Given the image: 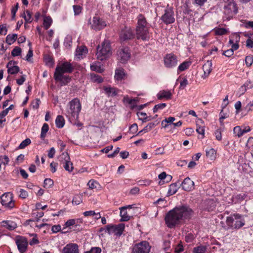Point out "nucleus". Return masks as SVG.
Masks as SVG:
<instances>
[{"mask_svg": "<svg viewBox=\"0 0 253 253\" xmlns=\"http://www.w3.org/2000/svg\"><path fill=\"white\" fill-rule=\"evenodd\" d=\"M192 213V210L188 206L176 207L166 214L165 218L166 224L169 228H174L181 221L190 218Z\"/></svg>", "mask_w": 253, "mask_h": 253, "instance_id": "obj_1", "label": "nucleus"}, {"mask_svg": "<svg viewBox=\"0 0 253 253\" xmlns=\"http://www.w3.org/2000/svg\"><path fill=\"white\" fill-rule=\"evenodd\" d=\"M136 34L138 39L143 41L148 40L150 38L149 26L145 17L139 14L137 17V24L136 27Z\"/></svg>", "mask_w": 253, "mask_h": 253, "instance_id": "obj_2", "label": "nucleus"}, {"mask_svg": "<svg viewBox=\"0 0 253 253\" xmlns=\"http://www.w3.org/2000/svg\"><path fill=\"white\" fill-rule=\"evenodd\" d=\"M82 106L78 98H74L69 102V108L67 112V117L70 121L78 120Z\"/></svg>", "mask_w": 253, "mask_h": 253, "instance_id": "obj_3", "label": "nucleus"}, {"mask_svg": "<svg viewBox=\"0 0 253 253\" xmlns=\"http://www.w3.org/2000/svg\"><path fill=\"white\" fill-rule=\"evenodd\" d=\"M226 222L229 227L233 229H239L245 225L243 217L239 214H234L228 216Z\"/></svg>", "mask_w": 253, "mask_h": 253, "instance_id": "obj_4", "label": "nucleus"}, {"mask_svg": "<svg viewBox=\"0 0 253 253\" xmlns=\"http://www.w3.org/2000/svg\"><path fill=\"white\" fill-rule=\"evenodd\" d=\"M110 43L107 41H104L101 46H98L96 56L98 59L103 60L108 57L111 54Z\"/></svg>", "mask_w": 253, "mask_h": 253, "instance_id": "obj_5", "label": "nucleus"}, {"mask_svg": "<svg viewBox=\"0 0 253 253\" xmlns=\"http://www.w3.org/2000/svg\"><path fill=\"white\" fill-rule=\"evenodd\" d=\"M237 12V4L234 1H229L224 6V13L227 20H230Z\"/></svg>", "mask_w": 253, "mask_h": 253, "instance_id": "obj_6", "label": "nucleus"}, {"mask_svg": "<svg viewBox=\"0 0 253 253\" xmlns=\"http://www.w3.org/2000/svg\"><path fill=\"white\" fill-rule=\"evenodd\" d=\"M162 21L166 24H171L174 22V13L173 8L168 5L164 10V13L161 17Z\"/></svg>", "mask_w": 253, "mask_h": 253, "instance_id": "obj_7", "label": "nucleus"}, {"mask_svg": "<svg viewBox=\"0 0 253 253\" xmlns=\"http://www.w3.org/2000/svg\"><path fill=\"white\" fill-rule=\"evenodd\" d=\"M151 246L146 241L135 244L132 249V253H149Z\"/></svg>", "mask_w": 253, "mask_h": 253, "instance_id": "obj_8", "label": "nucleus"}, {"mask_svg": "<svg viewBox=\"0 0 253 253\" xmlns=\"http://www.w3.org/2000/svg\"><path fill=\"white\" fill-rule=\"evenodd\" d=\"M74 69L72 65L68 62H64L57 65L54 74L60 75L65 73H71Z\"/></svg>", "mask_w": 253, "mask_h": 253, "instance_id": "obj_9", "label": "nucleus"}, {"mask_svg": "<svg viewBox=\"0 0 253 253\" xmlns=\"http://www.w3.org/2000/svg\"><path fill=\"white\" fill-rule=\"evenodd\" d=\"M117 59L122 63H126L130 57V52L128 47L120 48L117 51Z\"/></svg>", "mask_w": 253, "mask_h": 253, "instance_id": "obj_10", "label": "nucleus"}, {"mask_svg": "<svg viewBox=\"0 0 253 253\" xmlns=\"http://www.w3.org/2000/svg\"><path fill=\"white\" fill-rule=\"evenodd\" d=\"M88 23L90 28L95 31L100 30L106 26L105 22L98 16H94L92 19H89Z\"/></svg>", "mask_w": 253, "mask_h": 253, "instance_id": "obj_11", "label": "nucleus"}, {"mask_svg": "<svg viewBox=\"0 0 253 253\" xmlns=\"http://www.w3.org/2000/svg\"><path fill=\"white\" fill-rule=\"evenodd\" d=\"M125 224L120 223L118 225H108L106 226V230L109 234H114L117 236H120L125 229Z\"/></svg>", "mask_w": 253, "mask_h": 253, "instance_id": "obj_12", "label": "nucleus"}, {"mask_svg": "<svg viewBox=\"0 0 253 253\" xmlns=\"http://www.w3.org/2000/svg\"><path fill=\"white\" fill-rule=\"evenodd\" d=\"M15 243L20 253H23L27 251L28 243L26 238L20 236H17L15 238Z\"/></svg>", "mask_w": 253, "mask_h": 253, "instance_id": "obj_13", "label": "nucleus"}, {"mask_svg": "<svg viewBox=\"0 0 253 253\" xmlns=\"http://www.w3.org/2000/svg\"><path fill=\"white\" fill-rule=\"evenodd\" d=\"M164 64L166 67L169 68L176 66L177 64L176 56L171 53L167 54L164 58Z\"/></svg>", "mask_w": 253, "mask_h": 253, "instance_id": "obj_14", "label": "nucleus"}, {"mask_svg": "<svg viewBox=\"0 0 253 253\" xmlns=\"http://www.w3.org/2000/svg\"><path fill=\"white\" fill-rule=\"evenodd\" d=\"M134 36L132 29L126 27L123 29L120 34V38L122 41L131 40L134 38Z\"/></svg>", "mask_w": 253, "mask_h": 253, "instance_id": "obj_15", "label": "nucleus"}, {"mask_svg": "<svg viewBox=\"0 0 253 253\" xmlns=\"http://www.w3.org/2000/svg\"><path fill=\"white\" fill-rule=\"evenodd\" d=\"M1 200L3 206H5L9 208H12L14 207L12 195L9 193L3 194L1 196Z\"/></svg>", "mask_w": 253, "mask_h": 253, "instance_id": "obj_16", "label": "nucleus"}, {"mask_svg": "<svg viewBox=\"0 0 253 253\" xmlns=\"http://www.w3.org/2000/svg\"><path fill=\"white\" fill-rule=\"evenodd\" d=\"M180 185L183 190L186 191H190L194 188V182L188 177L185 178Z\"/></svg>", "mask_w": 253, "mask_h": 253, "instance_id": "obj_17", "label": "nucleus"}, {"mask_svg": "<svg viewBox=\"0 0 253 253\" xmlns=\"http://www.w3.org/2000/svg\"><path fill=\"white\" fill-rule=\"evenodd\" d=\"M79 246L74 243H70L66 245L63 249V253H79Z\"/></svg>", "mask_w": 253, "mask_h": 253, "instance_id": "obj_18", "label": "nucleus"}, {"mask_svg": "<svg viewBox=\"0 0 253 253\" xmlns=\"http://www.w3.org/2000/svg\"><path fill=\"white\" fill-rule=\"evenodd\" d=\"M172 93L169 90H162L160 91L157 95V98L159 100L165 99L166 100H169L171 99Z\"/></svg>", "mask_w": 253, "mask_h": 253, "instance_id": "obj_19", "label": "nucleus"}, {"mask_svg": "<svg viewBox=\"0 0 253 253\" xmlns=\"http://www.w3.org/2000/svg\"><path fill=\"white\" fill-rule=\"evenodd\" d=\"M103 90H104L105 93L109 97L115 96L119 92L118 89L115 87H111V86H104Z\"/></svg>", "mask_w": 253, "mask_h": 253, "instance_id": "obj_20", "label": "nucleus"}, {"mask_svg": "<svg viewBox=\"0 0 253 253\" xmlns=\"http://www.w3.org/2000/svg\"><path fill=\"white\" fill-rule=\"evenodd\" d=\"M0 226L9 230H13L17 227L15 222L10 220H3L0 222Z\"/></svg>", "mask_w": 253, "mask_h": 253, "instance_id": "obj_21", "label": "nucleus"}, {"mask_svg": "<svg viewBox=\"0 0 253 253\" xmlns=\"http://www.w3.org/2000/svg\"><path fill=\"white\" fill-rule=\"evenodd\" d=\"M87 52V49L84 46H81L78 47L76 50L75 53V56L78 59H81L83 58V56H84Z\"/></svg>", "mask_w": 253, "mask_h": 253, "instance_id": "obj_22", "label": "nucleus"}, {"mask_svg": "<svg viewBox=\"0 0 253 253\" xmlns=\"http://www.w3.org/2000/svg\"><path fill=\"white\" fill-rule=\"evenodd\" d=\"M54 78L56 81L60 82L64 85L68 83L71 80L69 76L64 75V74H61L60 76L57 74H54Z\"/></svg>", "mask_w": 253, "mask_h": 253, "instance_id": "obj_23", "label": "nucleus"}, {"mask_svg": "<svg viewBox=\"0 0 253 253\" xmlns=\"http://www.w3.org/2000/svg\"><path fill=\"white\" fill-rule=\"evenodd\" d=\"M203 69L204 72L205 78L207 77L212 70V63L211 61L208 60L203 66Z\"/></svg>", "mask_w": 253, "mask_h": 253, "instance_id": "obj_24", "label": "nucleus"}, {"mask_svg": "<svg viewBox=\"0 0 253 253\" xmlns=\"http://www.w3.org/2000/svg\"><path fill=\"white\" fill-rule=\"evenodd\" d=\"M126 209L127 207H121L120 208L121 221H126L130 219V216L127 214Z\"/></svg>", "mask_w": 253, "mask_h": 253, "instance_id": "obj_25", "label": "nucleus"}, {"mask_svg": "<svg viewBox=\"0 0 253 253\" xmlns=\"http://www.w3.org/2000/svg\"><path fill=\"white\" fill-rule=\"evenodd\" d=\"M6 67L7 68V71L9 74H14L18 73L19 71V68L17 66L13 65L11 62H9L7 64Z\"/></svg>", "mask_w": 253, "mask_h": 253, "instance_id": "obj_26", "label": "nucleus"}, {"mask_svg": "<svg viewBox=\"0 0 253 253\" xmlns=\"http://www.w3.org/2000/svg\"><path fill=\"white\" fill-rule=\"evenodd\" d=\"M126 74L123 69L119 68L115 71V78L118 81H121L124 79Z\"/></svg>", "mask_w": 253, "mask_h": 253, "instance_id": "obj_27", "label": "nucleus"}, {"mask_svg": "<svg viewBox=\"0 0 253 253\" xmlns=\"http://www.w3.org/2000/svg\"><path fill=\"white\" fill-rule=\"evenodd\" d=\"M179 185L180 184H177V183L171 184L169 186V189L168 192L169 196H171L176 193L180 187Z\"/></svg>", "mask_w": 253, "mask_h": 253, "instance_id": "obj_28", "label": "nucleus"}, {"mask_svg": "<svg viewBox=\"0 0 253 253\" xmlns=\"http://www.w3.org/2000/svg\"><path fill=\"white\" fill-rule=\"evenodd\" d=\"M250 130V128L248 127V130H243L240 126H236L233 129L234 133L240 137L243 135L244 133H246Z\"/></svg>", "mask_w": 253, "mask_h": 253, "instance_id": "obj_29", "label": "nucleus"}, {"mask_svg": "<svg viewBox=\"0 0 253 253\" xmlns=\"http://www.w3.org/2000/svg\"><path fill=\"white\" fill-rule=\"evenodd\" d=\"M56 126L58 128H62L65 125V120L63 116L58 115L55 120Z\"/></svg>", "mask_w": 253, "mask_h": 253, "instance_id": "obj_30", "label": "nucleus"}, {"mask_svg": "<svg viewBox=\"0 0 253 253\" xmlns=\"http://www.w3.org/2000/svg\"><path fill=\"white\" fill-rule=\"evenodd\" d=\"M44 61L45 62L46 65H47V66L49 67H53L54 61L53 58L51 56L49 55H44Z\"/></svg>", "mask_w": 253, "mask_h": 253, "instance_id": "obj_31", "label": "nucleus"}, {"mask_svg": "<svg viewBox=\"0 0 253 253\" xmlns=\"http://www.w3.org/2000/svg\"><path fill=\"white\" fill-rule=\"evenodd\" d=\"M206 156L210 158V159L213 160L215 158L216 152L215 150L211 148H209L206 150Z\"/></svg>", "mask_w": 253, "mask_h": 253, "instance_id": "obj_32", "label": "nucleus"}, {"mask_svg": "<svg viewBox=\"0 0 253 253\" xmlns=\"http://www.w3.org/2000/svg\"><path fill=\"white\" fill-rule=\"evenodd\" d=\"M156 126V124L154 123H149L143 129L139 131L137 135H140L142 133H146L150 131L153 128Z\"/></svg>", "mask_w": 253, "mask_h": 253, "instance_id": "obj_33", "label": "nucleus"}, {"mask_svg": "<svg viewBox=\"0 0 253 253\" xmlns=\"http://www.w3.org/2000/svg\"><path fill=\"white\" fill-rule=\"evenodd\" d=\"M58 159L62 164L70 160V158L68 153L65 152L62 153V154L59 156Z\"/></svg>", "mask_w": 253, "mask_h": 253, "instance_id": "obj_34", "label": "nucleus"}, {"mask_svg": "<svg viewBox=\"0 0 253 253\" xmlns=\"http://www.w3.org/2000/svg\"><path fill=\"white\" fill-rule=\"evenodd\" d=\"M123 101L124 103H127L129 104L132 105V108H134L135 105L134 104L138 101V98L129 99L127 95L124 96Z\"/></svg>", "mask_w": 253, "mask_h": 253, "instance_id": "obj_35", "label": "nucleus"}, {"mask_svg": "<svg viewBox=\"0 0 253 253\" xmlns=\"http://www.w3.org/2000/svg\"><path fill=\"white\" fill-rule=\"evenodd\" d=\"M240 40V36L239 34L234 33L232 34L230 37L229 43H233V42L239 43Z\"/></svg>", "mask_w": 253, "mask_h": 253, "instance_id": "obj_36", "label": "nucleus"}, {"mask_svg": "<svg viewBox=\"0 0 253 253\" xmlns=\"http://www.w3.org/2000/svg\"><path fill=\"white\" fill-rule=\"evenodd\" d=\"M17 35L16 34L12 35H8L6 38V42L10 45L12 44L16 40Z\"/></svg>", "mask_w": 253, "mask_h": 253, "instance_id": "obj_37", "label": "nucleus"}, {"mask_svg": "<svg viewBox=\"0 0 253 253\" xmlns=\"http://www.w3.org/2000/svg\"><path fill=\"white\" fill-rule=\"evenodd\" d=\"M21 16L25 19V22L27 23H30L32 21L31 14L28 10L25 11L22 14Z\"/></svg>", "mask_w": 253, "mask_h": 253, "instance_id": "obj_38", "label": "nucleus"}, {"mask_svg": "<svg viewBox=\"0 0 253 253\" xmlns=\"http://www.w3.org/2000/svg\"><path fill=\"white\" fill-rule=\"evenodd\" d=\"M62 164L63 167L66 170L69 172H71L73 171L74 168L73 166V163L71 162L70 160Z\"/></svg>", "mask_w": 253, "mask_h": 253, "instance_id": "obj_39", "label": "nucleus"}, {"mask_svg": "<svg viewBox=\"0 0 253 253\" xmlns=\"http://www.w3.org/2000/svg\"><path fill=\"white\" fill-rule=\"evenodd\" d=\"M52 20L50 17L46 16L43 19V26L45 29H47L50 26L52 23Z\"/></svg>", "mask_w": 253, "mask_h": 253, "instance_id": "obj_40", "label": "nucleus"}, {"mask_svg": "<svg viewBox=\"0 0 253 253\" xmlns=\"http://www.w3.org/2000/svg\"><path fill=\"white\" fill-rule=\"evenodd\" d=\"M72 43V37L70 35H67L64 40V44L67 48H70Z\"/></svg>", "mask_w": 253, "mask_h": 253, "instance_id": "obj_41", "label": "nucleus"}, {"mask_svg": "<svg viewBox=\"0 0 253 253\" xmlns=\"http://www.w3.org/2000/svg\"><path fill=\"white\" fill-rule=\"evenodd\" d=\"M48 129V125L47 124L44 123L42 126L41 130V137L42 138H44L45 137Z\"/></svg>", "mask_w": 253, "mask_h": 253, "instance_id": "obj_42", "label": "nucleus"}, {"mask_svg": "<svg viewBox=\"0 0 253 253\" xmlns=\"http://www.w3.org/2000/svg\"><path fill=\"white\" fill-rule=\"evenodd\" d=\"M190 65V62L188 61H184L182 64H181L178 68V72H182L184 71L185 69L188 68V67Z\"/></svg>", "mask_w": 253, "mask_h": 253, "instance_id": "obj_43", "label": "nucleus"}, {"mask_svg": "<svg viewBox=\"0 0 253 253\" xmlns=\"http://www.w3.org/2000/svg\"><path fill=\"white\" fill-rule=\"evenodd\" d=\"M90 69L92 71H94L98 73H102L103 69L98 64L94 63L90 65Z\"/></svg>", "mask_w": 253, "mask_h": 253, "instance_id": "obj_44", "label": "nucleus"}, {"mask_svg": "<svg viewBox=\"0 0 253 253\" xmlns=\"http://www.w3.org/2000/svg\"><path fill=\"white\" fill-rule=\"evenodd\" d=\"M91 79L93 82L98 83H101L103 81V79L100 76L95 74H91Z\"/></svg>", "mask_w": 253, "mask_h": 253, "instance_id": "obj_45", "label": "nucleus"}, {"mask_svg": "<svg viewBox=\"0 0 253 253\" xmlns=\"http://www.w3.org/2000/svg\"><path fill=\"white\" fill-rule=\"evenodd\" d=\"M206 248L204 246H199L195 247L193 249L194 253H204L206 251Z\"/></svg>", "mask_w": 253, "mask_h": 253, "instance_id": "obj_46", "label": "nucleus"}, {"mask_svg": "<svg viewBox=\"0 0 253 253\" xmlns=\"http://www.w3.org/2000/svg\"><path fill=\"white\" fill-rule=\"evenodd\" d=\"M78 224V220H75V219H69L65 223V226L66 227H70L71 226L75 225L77 226Z\"/></svg>", "mask_w": 253, "mask_h": 253, "instance_id": "obj_47", "label": "nucleus"}, {"mask_svg": "<svg viewBox=\"0 0 253 253\" xmlns=\"http://www.w3.org/2000/svg\"><path fill=\"white\" fill-rule=\"evenodd\" d=\"M83 201L82 197L81 195H75L73 199V203L76 205H78L81 203Z\"/></svg>", "mask_w": 253, "mask_h": 253, "instance_id": "obj_48", "label": "nucleus"}, {"mask_svg": "<svg viewBox=\"0 0 253 253\" xmlns=\"http://www.w3.org/2000/svg\"><path fill=\"white\" fill-rule=\"evenodd\" d=\"M31 143V140L29 138H26L23 140L19 145V149H23L29 145Z\"/></svg>", "mask_w": 253, "mask_h": 253, "instance_id": "obj_49", "label": "nucleus"}, {"mask_svg": "<svg viewBox=\"0 0 253 253\" xmlns=\"http://www.w3.org/2000/svg\"><path fill=\"white\" fill-rule=\"evenodd\" d=\"M137 115L139 120H141L143 123L146 122L147 120V115L146 113L144 112H138Z\"/></svg>", "mask_w": 253, "mask_h": 253, "instance_id": "obj_50", "label": "nucleus"}, {"mask_svg": "<svg viewBox=\"0 0 253 253\" xmlns=\"http://www.w3.org/2000/svg\"><path fill=\"white\" fill-rule=\"evenodd\" d=\"M31 236H33V238L30 241L29 244L31 246L36 245L39 243L37 235L36 234H31Z\"/></svg>", "mask_w": 253, "mask_h": 253, "instance_id": "obj_51", "label": "nucleus"}, {"mask_svg": "<svg viewBox=\"0 0 253 253\" xmlns=\"http://www.w3.org/2000/svg\"><path fill=\"white\" fill-rule=\"evenodd\" d=\"M253 87V84H252L251 81H247L244 85L242 86L241 87V89L242 90V91H246L247 89L251 88Z\"/></svg>", "mask_w": 253, "mask_h": 253, "instance_id": "obj_52", "label": "nucleus"}, {"mask_svg": "<svg viewBox=\"0 0 253 253\" xmlns=\"http://www.w3.org/2000/svg\"><path fill=\"white\" fill-rule=\"evenodd\" d=\"M43 184L44 187H51L53 185V181L50 178H46L44 181Z\"/></svg>", "mask_w": 253, "mask_h": 253, "instance_id": "obj_53", "label": "nucleus"}, {"mask_svg": "<svg viewBox=\"0 0 253 253\" xmlns=\"http://www.w3.org/2000/svg\"><path fill=\"white\" fill-rule=\"evenodd\" d=\"M227 33V30L224 28H217L215 30V33L217 35H224Z\"/></svg>", "mask_w": 253, "mask_h": 253, "instance_id": "obj_54", "label": "nucleus"}, {"mask_svg": "<svg viewBox=\"0 0 253 253\" xmlns=\"http://www.w3.org/2000/svg\"><path fill=\"white\" fill-rule=\"evenodd\" d=\"M21 53V49L18 46H16L11 51V55L13 56L19 55Z\"/></svg>", "mask_w": 253, "mask_h": 253, "instance_id": "obj_55", "label": "nucleus"}, {"mask_svg": "<svg viewBox=\"0 0 253 253\" xmlns=\"http://www.w3.org/2000/svg\"><path fill=\"white\" fill-rule=\"evenodd\" d=\"M166 103H160L156 105L153 108V112L154 113L157 112L159 110L164 109L166 106Z\"/></svg>", "mask_w": 253, "mask_h": 253, "instance_id": "obj_56", "label": "nucleus"}, {"mask_svg": "<svg viewBox=\"0 0 253 253\" xmlns=\"http://www.w3.org/2000/svg\"><path fill=\"white\" fill-rule=\"evenodd\" d=\"M101 249L99 247H92L88 251L85 252L84 253H101Z\"/></svg>", "mask_w": 253, "mask_h": 253, "instance_id": "obj_57", "label": "nucleus"}, {"mask_svg": "<svg viewBox=\"0 0 253 253\" xmlns=\"http://www.w3.org/2000/svg\"><path fill=\"white\" fill-rule=\"evenodd\" d=\"M245 62L248 67L251 66L253 63V57L250 55L246 56Z\"/></svg>", "mask_w": 253, "mask_h": 253, "instance_id": "obj_58", "label": "nucleus"}, {"mask_svg": "<svg viewBox=\"0 0 253 253\" xmlns=\"http://www.w3.org/2000/svg\"><path fill=\"white\" fill-rule=\"evenodd\" d=\"M98 184V182L94 180H90L87 185L89 186V188L90 189H93L97 187V185Z\"/></svg>", "mask_w": 253, "mask_h": 253, "instance_id": "obj_59", "label": "nucleus"}, {"mask_svg": "<svg viewBox=\"0 0 253 253\" xmlns=\"http://www.w3.org/2000/svg\"><path fill=\"white\" fill-rule=\"evenodd\" d=\"M73 9L75 15H77L81 13L82 8L80 5H75L73 6Z\"/></svg>", "mask_w": 253, "mask_h": 253, "instance_id": "obj_60", "label": "nucleus"}, {"mask_svg": "<svg viewBox=\"0 0 253 253\" xmlns=\"http://www.w3.org/2000/svg\"><path fill=\"white\" fill-rule=\"evenodd\" d=\"M167 176V175L165 172H163L158 175L159 178L161 179V181L159 182L160 185H162L164 183L163 180L166 178Z\"/></svg>", "mask_w": 253, "mask_h": 253, "instance_id": "obj_61", "label": "nucleus"}, {"mask_svg": "<svg viewBox=\"0 0 253 253\" xmlns=\"http://www.w3.org/2000/svg\"><path fill=\"white\" fill-rule=\"evenodd\" d=\"M0 161L1 163H2L4 165L8 164L9 162V158L7 156H0Z\"/></svg>", "mask_w": 253, "mask_h": 253, "instance_id": "obj_62", "label": "nucleus"}, {"mask_svg": "<svg viewBox=\"0 0 253 253\" xmlns=\"http://www.w3.org/2000/svg\"><path fill=\"white\" fill-rule=\"evenodd\" d=\"M188 82L186 78L182 79V80L180 83V87L181 89H184L186 86L188 84Z\"/></svg>", "mask_w": 253, "mask_h": 253, "instance_id": "obj_63", "label": "nucleus"}, {"mask_svg": "<svg viewBox=\"0 0 253 253\" xmlns=\"http://www.w3.org/2000/svg\"><path fill=\"white\" fill-rule=\"evenodd\" d=\"M28 196V192L23 190L21 189L19 191V197L22 199H25L27 198Z\"/></svg>", "mask_w": 253, "mask_h": 253, "instance_id": "obj_64", "label": "nucleus"}]
</instances>
